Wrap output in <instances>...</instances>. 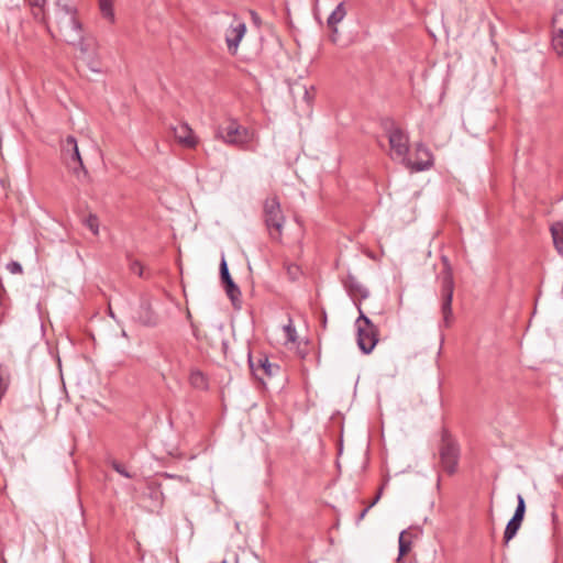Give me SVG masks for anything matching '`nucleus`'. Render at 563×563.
Returning a JSON list of instances; mask_svg holds the SVG:
<instances>
[{
    "label": "nucleus",
    "mask_w": 563,
    "mask_h": 563,
    "mask_svg": "<svg viewBox=\"0 0 563 563\" xmlns=\"http://www.w3.org/2000/svg\"><path fill=\"white\" fill-rule=\"evenodd\" d=\"M82 223L93 233L97 234L99 230V219L96 214L89 213L82 218Z\"/></svg>",
    "instance_id": "393cba45"
},
{
    "label": "nucleus",
    "mask_w": 563,
    "mask_h": 563,
    "mask_svg": "<svg viewBox=\"0 0 563 563\" xmlns=\"http://www.w3.org/2000/svg\"><path fill=\"white\" fill-rule=\"evenodd\" d=\"M7 269L11 274H21L23 272L21 264L19 262H16V261L9 262L7 264Z\"/></svg>",
    "instance_id": "2f4dec72"
},
{
    "label": "nucleus",
    "mask_w": 563,
    "mask_h": 563,
    "mask_svg": "<svg viewBox=\"0 0 563 563\" xmlns=\"http://www.w3.org/2000/svg\"><path fill=\"white\" fill-rule=\"evenodd\" d=\"M387 132L390 148L398 157L405 158L409 152L408 136L397 126H391Z\"/></svg>",
    "instance_id": "9d476101"
},
{
    "label": "nucleus",
    "mask_w": 563,
    "mask_h": 563,
    "mask_svg": "<svg viewBox=\"0 0 563 563\" xmlns=\"http://www.w3.org/2000/svg\"><path fill=\"white\" fill-rule=\"evenodd\" d=\"M249 365L253 375L260 380H263L265 377H272L279 372V366L271 363L264 354L254 357L249 353Z\"/></svg>",
    "instance_id": "1a4fd4ad"
},
{
    "label": "nucleus",
    "mask_w": 563,
    "mask_h": 563,
    "mask_svg": "<svg viewBox=\"0 0 563 563\" xmlns=\"http://www.w3.org/2000/svg\"><path fill=\"white\" fill-rule=\"evenodd\" d=\"M343 284L351 296H360L362 299H366L369 296L368 289L364 287L352 274L346 276Z\"/></svg>",
    "instance_id": "ddd939ff"
},
{
    "label": "nucleus",
    "mask_w": 563,
    "mask_h": 563,
    "mask_svg": "<svg viewBox=\"0 0 563 563\" xmlns=\"http://www.w3.org/2000/svg\"><path fill=\"white\" fill-rule=\"evenodd\" d=\"M216 136L230 145H243L251 139L249 130L232 118L218 125Z\"/></svg>",
    "instance_id": "20e7f679"
},
{
    "label": "nucleus",
    "mask_w": 563,
    "mask_h": 563,
    "mask_svg": "<svg viewBox=\"0 0 563 563\" xmlns=\"http://www.w3.org/2000/svg\"><path fill=\"white\" fill-rule=\"evenodd\" d=\"M225 292L230 300L232 301V305L234 307L240 303V297H241V290L239 286L234 283V280L225 283L224 285Z\"/></svg>",
    "instance_id": "412c9836"
},
{
    "label": "nucleus",
    "mask_w": 563,
    "mask_h": 563,
    "mask_svg": "<svg viewBox=\"0 0 563 563\" xmlns=\"http://www.w3.org/2000/svg\"><path fill=\"white\" fill-rule=\"evenodd\" d=\"M364 251H365V254L374 261H379L380 257L384 255L383 249H378V250L364 249Z\"/></svg>",
    "instance_id": "c756f323"
},
{
    "label": "nucleus",
    "mask_w": 563,
    "mask_h": 563,
    "mask_svg": "<svg viewBox=\"0 0 563 563\" xmlns=\"http://www.w3.org/2000/svg\"><path fill=\"white\" fill-rule=\"evenodd\" d=\"M132 320L147 328H154L159 324V314L153 308V299L148 295H141L139 305L132 309Z\"/></svg>",
    "instance_id": "423d86ee"
},
{
    "label": "nucleus",
    "mask_w": 563,
    "mask_h": 563,
    "mask_svg": "<svg viewBox=\"0 0 563 563\" xmlns=\"http://www.w3.org/2000/svg\"><path fill=\"white\" fill-rule=\"evenodd\" d=\"M380 497H382V488L378 490V493L376 494V496H375V497H373V500L369 503V505H368V506H369L371 508H372L373 506H375V505L378 503V500L380 499Z\"/></svg>",
    "instance_id": "f704fd0d"
},
{
    "label": "nucleus",
    "mask_w": 563,
    "mask_h": 563,
    "mask_svg": "<svg viewBox=\"0 0 563 563\" xmlns=\"http://www.w3.org/2000/svg\"><path fill=\"white\" fill-rule=\"evenodd\" d=\"M31 7L42 9L46 0H25Z\"/></svg>",
    "instance_id": "72a5a7b5"
},
{
    "label": "nucleus",
    "mask_w": 563,
    "mask_h": 563,
    "mask_svg": "<svg viewBox=\"0 0 563 563\" xmlns=\"http://www.w3.org/2000/svg\"><path fill=\"white\" fill-rule=\"evenodd\" d=\"M411 545V540L407 538V531H401L398 538V563H400L404 560V556L410 552Z\"/></svg>",
    "instance_id": "f3484780"
},
{
    "label": "nucleus",
    "mask_w": 563,
    "mask_h": 563,
    "mask_svg": "<svg viewBox=\"0 0 563 563\" xmlns=\"http://www.w3.org/2000/svg\"><path fill=\"white\" fill-rule=\"evenodd\" d=\"M561 19H563V9H561L553 16V24L555 25L556 23H559ZM552 45L559 54H561V55L563 54V26L558 29V31H555V33L552 37Z\"/></svg>",
    "instance_id": "dca6fc26"
},
{
    "label": "nucleus",
    "mask_w": 563,
    "mask_h": 563,
    "mask_svg": "<svg viewBox=\"0 0 563 563\" xmlns=\"http://www.w3.org/2000/svg\"><path fill=\"white\" fill-rule=\"evenodd\" d=\"M439 454L442 468L450 475L454 474L460 460V446L446 430L442 432Z\"/></svg>",
    "instance_id": "39448f33"
},
{
    "label": "nucleus",
    "mask_w": 563,
    "mask_h": 563,
    "mask_svg": "<svg viewBox=\"0 0 563 563\" xmlns=\"http://www.w3.org/2000/svg\"><path fill=\"white\" fill-rule=\"evenodd\" d=\"M147 489L150 498L154 499L158 505H162L164 497L162 492V485L156 482H151L147 485Z\"/></svg>",
    "instance_id": "5701e85b"
},
{
    "label": "nucleus",
    "mask_w": 563,
    "mask_h": 563,
    "mask_svg": "<svg viewBox=\"0 0 563 563\" xmlns=\"http://www.w3.org/2000/svg\"><path fill=\"white\" fill-rule=\"evenodd\" d=\"M526 514V501L521 494L517 495V507L514 514V518L520 519L523 521Z\"/></svg>",
    "instance_id": "a878e982"
},
{
    "label": "nucleus",
    "mask_w": 563,
    "mask_h": 563,
    "mask_svg": "<svg viewBox=\"0 0 563 563\" xmlns=\"http://www.w3.org/2000/svg\"><path fill=\"white\" fill-rule=\"evenodd\" d=\"M322 322H323L324 324H325V322H327V316H325V313L323 314Z\"/></svg>",
    "instance_id": "37998d69"
},
{
    "label": "nucleus",
    "mask_w": 563,
    "mask_h": 563,
    "mask_svg": "<svg viewBox=\"0 0 563 563\" xmlns=\"http://www.w3.org/2000/svg\"><path fill=\"white\" fill-rule=\"evenodd\" d=\"M99 8L103 18L114 21L113 0H99Z\"/></svg>",
    "instance_id": "b1692460"
},
{
    "label": "nucleus",
    "mask_w": 563,
    "mask_h": 563,
    "mask_svg": "<svg viewBox=\"0 0 563 563\" xmlns=\"http://www.w3.org/2000/svg\"><path fill=\"white\" fill-rule=\"evenodd\" d=\"M522 520L511 517L510 520L506 525V529L504 532V543L508 544L511 539H514L520 529Z\"/></svg>",
    "instance_id": "a211bd4d"
},
{
    "label": "nucleus",
    "mask_w": 563,
    "mask_h": 563,
    "mask_svg": "<svg viewBox=\"0 0 563 563\" xmlns=\"http://www.w3.org/2000/svg\"><path fill=\"white\" fill-rule=\"evenodd\" d=\"M245 32L246 24L244 22H238L235 25L230 26L225 34V42L229 52H231L232 54L236 52L239 44L242 41Z\"/></svg>",
    "instance_id": "f8f14e48"
},
{
    "label": "nucleus",
    "mask_w": 563,
    "mask_h": 563,
    "mask_svg": "<svg viewBox=\"0 0 563 563\" xmlns=\"http://www.w3.org/2000/svg\"><path fill=\"white\" fill-rule=\"evenodd\" d=\"M56 7V19L60 15L76 16L77 14V9L68 0H57Z\"/></svg>",
    "instance_id": "aec40b11"
},
{
    "label": "nucleus",
    "mask_w": 563,
    "mask_h": 563,
    "mask_svg": "<svg viewBox=\"0 0 563 563\" xmlns=\"http://www.w3.org/2000/svg\"><path fill=\"white\" fill-rule=\"evenodd\" d=\"M58 30L62 38L70 45H77L81 53L88 52V45L82 36L81 23L77 16L60 15L57 19Z\"/></svg>",
    "instance_id": "f03ea898"
},
{
    "label": "nucleus",
    "mask_w": 563,
    "mask_h": 563,
    "mask_svg": "<svg viewBox=\"0 0 563 563\" xmlns=\"http://www.w3.org/2000/svg\"><path fill=\"white\" fill-rule=\"evenodd\" d=\"M189 383L194 388L206 389L208 382L205 374L199 369H192L189 375Z\"/></svg>",
    "instance_id": "6ab92c4d"
},
{
    "label": "nucleus",
    "mask_w": 563,
    "mask_h": 563,
    "mask_svg": "<svg viewBox=\"0 0 563 563\" xmlns=\"http://www.w3.org/2000/svg\"><path fill=\"white\" fill-rule=\"evenodd\" d=\"M252 19H253V21H254L255 23H260V16H258V15H257V13H256V12H254V11L252 12Z\"/></svg>",
    "instance_id": "ea45409f"
},
{
    "label": "nucleus",
    "mask_w": 563,
    "mask_h": 563,
    "mask_svg": "<svg viewBox=\"0 0 563 563\" xmlns=\"http://www.w3.org/2000/svg\"><path fill=\"white\" fill-rule=\"evenodd\" d=\"M286 271H287V275H288L289 279L292 282L297 280L299 278V276L301 275V269L296 264H288L286 266Z\"/></svg>",
    "instance_id": "cd10ccee"
},
{
    "label": "nucleus",
    "mask_w": 563,
    "mask_h": 563,
    "mask_svg": "<svg viewBox=\"0 0 563 563\" xmlns=\"http://www.w3.org/2000/svg\"><path fill=\"white\" fill-rule=\"evenodd\" d=\"M62 153L67 167L73 169L77 176H79V172H82L84 175H87V170L78 148L77 140L73 135H68L62 142Z\"/></svg>",
    "instance_id": "6e6552de"
},
{
    "label": "nucleus",
    "mask_w": 563,
    "mask_h": 563,
    "mask_svg": "<svg viewBox=\"0 0 563 563\" xmlns=\"http://www.w3.org/2000/svg\"><path fill=\"white\" fill-rule=\"evenodd\" d=\"M559 254L563 257V249H556Z\"/></svg>",
    "instance_id": "a19ab883"
},
{
    "label": "nucleus",
    "mask_w": 563,
    "mask_h": 563,
    "mask_svg": "<svg viewBox=\"0 0 563 563\" xmlns=\"http://www.w3.org/2000/svg\"><path fill=\"white\" fill-rule=\"evenodd\" d=\"M264 222L268 230L271 238L274 241H278L282 236V230L285 222V217L280 209V202L278 198H267L263 207Z\"/></svg>",
    "instance_id": "7ed1b4c3"
},
{
    "label": "nucleus",
    "mask_w": 563,
    "mask_h": 563,
    "mask_svg": "<svg viewBox=\"0 0 563 563\" xmlns=\"http://www.w3.org/2000/svg\"><path fill=\"white\" fill-rule=\"evenodd\" d=\"M220 278H221V282H222L223 285L225 283H229V282L233 280L231 275H230L229 267H228V264H227L224 255H222L221 263H220Z\"/></svg>",
    "instance_id": "bb28decb"
},
{
    "label": "nucleus",
    "mask_w": 563,
    "mask_h": 563,
    "mask_svg": "<svg viewBox=\"0 0 563 563\" xmlns=\"http://www.w3.org/2000/svg\"><path fill=\"white\" fill-rule=\"evenodd\" d=\"M358 310L360 316L355 321L357 329V346L364 354H369L378 343V328L362 312L360 307Z\"/></svg>",
    "instance_id": "f257e3e1"
},
{
    "label": "nucleus",
    "mask_w": 563,
    "mask_h": 563,
    "mask_svg": "<svg viewBox=\"0 0 563 563\" xmlns=\"http://www.w3.org/2000/svg\"><path fill=\"white\" fill-rule=\"evenodd\" d=\"M554 246L563 245V221L553 223L550 228Z\"/></svg>",
    "instance_id": "4be33fe9"
},
{
    "label": "nucleus",
    "mask_w": 563,
    "mask_h": 563,
    "mask_svg": "<svg viewBox=\"0 0 563 563\" xmlns=\"http://www.w3.org/2000/svg\"><path fill=\"white\" fill-rule=\"evenodd\" d=\"M130 269L132 273L136 274L140 277H143V266L139 261H131L130 262Z\"/></svg>",
    "instance_id": "473e14b6"
},
{
    "label": "nucleus",
    "mask_w": 563,
    "mask_h": 563,
    "mask_svg": "<svg viewBox=\"0 0 563 563\" xmlns=\"http://www.w3.org/2000/svg\"><path fill=\"white\" fill-rule=\"evenodd\" d=\"M416 154L417 161L411 165L413 170L423 172L430 169L433 166V155L423 143L417 144Z\"/></svg>",
    "instance_id": "9b49d317"
},
{
    "label": "nucleus",
    "mask_w": 563,
    "mask_h": 563,
    "mask_svg": "<svg viewBox=\"0 0 563 563\" xmlns=\"http://www.w3.org/2000/svg\"><path fill=\"white\" fill-rule=\"evenodd\" d=\"M89 68H90L92 71H95V73H99V71H100V68H99L97 65H95L93 63H90V64H89Z\"/></svg>",
    "instance_id": "4c0bfd02"
},
{
    "label": "nucleus",
    "mask_w": 563,
    "mask_h": 563,
    "mask_svg": "<svg viewBox=\"0 0 563 563\" xmlns=\"http://www.w3.org/2000/svg\"><path fill=\"white\" fill-rule=\"evenodd\" d=\"M369 509H371V507L367 505V507H365V508L361 511V514L358 515V517H357V520H356V521H357V522H360L361 520H363V519L365 518V516H366V514L368 512V510H369Z\"/></svg>",
    "instance_id": "c9c22d12"
},
{
    "label": "nucleus",
    "mask_w": 563,
    "mask_h": 563,
    "mask_svg": "<svg viewBox=\"0 0 563 563\" xmlns=\"http://www.w3.org/2000/svg\"><path fill=\"white\" fill-rule=\"evenodd\" d=\"M303 98L309 102L310 101V95L306 87H303Z\"/></svg>",
    "instance_id": "58836bf2"
},
{
    "label": "nucleus",
    "mask_w": 563,
    "mask_h": 563,
    "mask_svg": "<svg viewBox=\"0 0 563 563\" xmlns=\"http://www.w3.org/2000/svg\"><path fill=\"white\" fill-rule=\"evenodd\" d=\"M112 467L115 472H118L120 475L124 476L125 478H131L132 475L128 472V470L119 462H113Z\"/></svg>",
    "instance_id": "7c9ffc66"
},
{
    "label": "nucleus",
    "mask_w": 563,
    "mask_h": 563,
    "mask_svg": "<svg viewBox=\"0 0 563 563\" xmlns=\"http://www.w3.org/2000/svg\"><path fill=\"white\" fill-rule=\"evenodd\" d=\"M454 291V280L449 266L441 274V297L442 305L441 311L443 314V322L445 327L451 324L452 319V298Z\"/></svg>",
    "instance_id": "0eeeda50"
},
{
    "label": "nucleus",
    "mask_w": 563,
    "mask_h": 563,
    "mask_svg": "<svg viewBox=\"0 0 563 563\" xmlns=\"http://www.w3.org/2000/svg\"><path fill=\"white\" fill-rule=\"evenodd\" d=\"M346 9L344 2H340L335 9L330 13L327 20L328 26L333 33L338 32L336 25L345 18Z\"/></svg>",
    "instance_id": "2eb2a0df"
},
{
    "label": "nucleus",
    "mask_w": 563,
    "mask_h": 563,
    "mask_svg": "<svg viewBox=\"0 0 563 563\" xmlns=\"http://www.w3.org/2000/svg\"><path fill=\"white\" fill-rule=\"evenodd\" d=\"M109 314H110V317H111V318H113V319L115 318V317H114V313L112 312V310H111V309H109Z\"/></svg>",
    "instance_id": "79ce46f5"
},
{
    "label": "nucleus",
    "mask_w": 563,
    "mask_h": 563,
    "mask_svg": "<svg viewBox=\"0 0 563 563\" xmlns=\"http://www.w3.org/2000/svg\"><path fill=\"white\" fill-rule=\"evenodd\" d=\"M284 331L286 333V338L290 342H295L297 338V331L295 325L292 324V321L289 320V323L284 327Z\"/></svg>",
    "instance_id": "c85d7f7f"
},
{
    "label": "nucleus",
    "mask_w": 563,
    "mask_h": 563,
    "mask_svg": "<svg viewBox=\"0 0 563 563\" xmlns=\"http://www.w3.org/2000/svg\"><path fill=\"white\" fill-rule=\"evenodd\" d=\"M174 135L180 144L187 147H194L197 143L195 137L192 136V130L189 128L187 123H181L178 126L174 128Z\"/></svg>",
    "instance_id": "4468645a"
},
{
    "label": "nucleus",
    "mask_w": 563,
    "mask_h": 563,
    "mask_svg": "<svg viewBox=\"0 0 563 563\" xmlns=\"http://www.w3.org/2000/svg\"><path fill=\"white\" fill-rule=\"evenodd\" d=\"M162 476H164L166 478H178V479H181V476L169 474V473H163Z\"/></svg>",
    "instance_id": "e433bc0d"
}]
</instances>
